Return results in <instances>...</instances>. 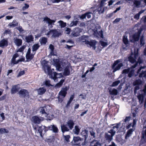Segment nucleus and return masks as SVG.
Instances as JSON below:
<instances>
[{"label": "nucleus", "instance_id": "3", "mask_svg": "<svg viewBox=\"0 0 146 146\" xmlns=\"http://www.w3.org/2000/svg\"><path fill=\"white\" fill-rule=\"evenodd\" d=\"M74 123L72 120H70L66 122V125H61V131L63 133L65 132L68 131L69 130L72 129Z\"/></svg>", "mask_w": 146, "mask_h": 146}, {"label": "nucleus", "instance_id": "57", "mask_svg": "<svg viewBox=\"0 0 146 146\" xmlns=\"http://www.w3.org/2000/svg\"><path fill=\"white\" fill-rule=\"evenodd\" d=\"M114 125H115L113 126L112 127V128L114 129L115 128H116L117 129H118L119 126L120 125V123H119L115 124H114ZM113 125H114V124H113Z\"/></svg>", "mask_w": 146, "mask_h": 146}, {"label": "nucleus", "instance_id": "58", "mask_svg": "<svg viewBox=\"0 0 146 146\" xmlns=\"http://www.w3.org/2000/svg\"><path fill=\"white\" fill-rule=\"evenodd\" d=\"M51 1L53 3H55L63 1L64 0H51Z\"/></svg>", "mask_w": 146, "mask_h": 146}, {"label": "nucleus", "instance_id": "6", "mask_svg": "<svg viewBox=\"0 0 146 146\" xmlns=\"http://www.w3.org/2000/svg\"><path fill=\"white\" fill-rule=\"evenodd\" d=\"M68 89L67 87H66L62 88L59 92L58 94L59 96L58 97L59 102H61L63 101V98L65 97L67 94V91Z\"/></svg>", "mask_w": 146, "mask_h": 146}, {"label": "nucleus", "instance_id": "15", "mask_svg": "<svg viewBox=\"0 0 146 146\" xmlns=\"http://www.w3.org/2000/svg\"><path fill=\"white\" fill-rule=\"evenodd\" d=\"M43 21H46L48 23L49 25H54V23L55 22L56 20H52L47 17H46L44 18Z\"/></svg>", "mask_w": 146, "mask_h": 146}, {"label": "nucleus", "instance_id": "28", "mask_svg": "<svg viewBox=\"0 0 146 146\" xmlns=\"http://www.w3.org/2000/svg\"><path fill=\"white\" fill-rule=\"evenodd\" d=\"M8 42L7 39H3L0 42V46L2 47L5 46H7Z\"/></svg>", "mask_w": 146, "mask_h": 146}, {"label": "nucleus", "instance_id": "47", "mask_svg": "<svg viewBox=\"0 0 146 146\" xmlns=\"http://www.w3.org/2000/svg\"><path fill=\"white\" fill-rule=\"evenodd\" d=\"M63 135L64 137V139L67 142H69V139L70 137V136L68 135H64V134Z\"/></svg>", "mask_w": 146, "mask_h": 146}, {"label": "nucleus", "instance_id": "10", "mask_svg": "<svg viewBox=\"0 0 146 146\" xmlns=\"http://www.w3.org/2000/svg\"><path fill=\"white\" fill-rule=\"evenodd\" d=\"M44 120V118L43 117L35 116L32 117L31 121L35 123L39 124L41 121H42Z\"/></svg>", "mask_w": 146, "mask_h": 146}, {"label": "nucleus", "instance_id": "12", "mask_svg": "<svg viewBox=\"0 0 146 146\" xmlns=\"http://www.w3.org/2000/svg\"><path fill=\"white\" fill-rule=\"evenodd\" d=\"M82 139L79 137H74L71 142L73 145H78L81 143Z\"/></svg>", "mask_w": 146, "mask_h": 146}, {"label": "nucleus", "instance_id": "9", "mask_svg": "<svg viewBox=\"0 0 146 146\" xmlns=\"http://www.w3.org/2000/svg\"><path fill=\"white\" fill-rule=\"evenodd\" d=\"M82 29L79 27L74 28L71 33V35L74 37H77L80 35V33L82 32Z\"/></svg>", "mask_w": 146, "mask_h": 146}, {"label": "nucleus", "instance_id": "53", "mask_svg": "<svg viewBox=\"0 0 146 146\" xmlns=\"http://www.w3.org/2000/svg\"><path fill=\"white\" fill-rule=\"evenodd\" d=\"M129 71L130 69L129 68L125 69L123 70L122 73L125 74H128L129 72Z\"/></svg>", "mask_w": 146, "mask_h": 146}, {"label": "nucleus", "instance_id": "64", "mask_svg": "<svg viewBox=\"0 0 146 146\" xmlns=\"http://www.w3.org/2000/svg\"><path fill=\"white\" fill-rule=\"evenodd\" d=\"M130 119V117H126L124 119V122H126L127 121H129Z\"/></svg>", "mask_w": 146, "mask_h": 146}, {"label": "nucleus", "instance_id": "27", "mask_svg": "<svg viewBox=\"0 0 146 146\" xmlns=\"http://www.w3.org/2000/svg\"><path fill=\"white\" fill-rule=\"evenodd\" d=\"M46 90V89L45 88H40L37 90V92L39 94L42 95L44 94Z\"/></svg>", "mask_w": 146, "mask_h": 146}, {"label": "nucleus", "instance_id": "16", "mask_svg": "<svg viewBox=\"0 0 146 146\" xmlns=\"http://www.w3.org/2000/svg\"><path fill=\"white\" fill-rule=\"evenodd\" d=\"M48 107L47 106L41 107L40 108V112L42 114H44L46 117L47 115V109Z\"/></svg>", "mask_w": 146, "mask_h": 146}, {"label": "nucleus", "instance_id": "13", "mask_svg": "<svg viewBox=\"0 0 146 146\" xmlns=\"http://www.w3.org/2000/svg\"><path fill=\"white\" fill-rule=\"evenodd\" d=\"M19 95L24 98H29V93L26 90L22 89L19 92Z\"/></svg>", "mask_w": 146, "mask_h": 146}, {"label": "nucleus", "instance_id": "21", "mask_svg": "<svg viewBox=\"0 0 146 146\" xmlns=\"http://www.w3.org/2000/svg\"><path fill=\"white\" fill-rule=\"evenodd\" d=\"M20 89L18 85L13 86L11 90V93L12 94H14L18 92Z\"/></svg>", "mask_w": 146, "mask_h": 146}, {"label": "nucleus", "instance_id": "60", "mask_svg": "<svg viewBox=\"0 0 146 146\" xmlns=\"http://www.w3.org/2000/svg\"><path fill=\"white\" fill-rule=\"evenodd\" d=\"M102 143H100L99 141H97L92 146H101Z\"/></svg>", "mask_w": 146, "mask_h": 146}, {"label": "nucleus", "instance_id": "63", "mask_svg": "<svg viewBox=\"0 0 146 146\" xmlns=\"http://www.w3.org/2000/svg\"><path fill=\"white\" fill-rule=\"evenodd\" d=\"M134 58L136 59L137 57L138 56V52L137 51H134Z\"/></svg>", "mask_w": 146, "mask_h": 146}, {"label": "nucleus", "instance_id": "29", "mask_svg": "<svg viewBox=\"0 0 146 146\" xmlns=\"http://www.w3.org/2000/svg\"><path fill=\"white\" fill-rule=\"evenodd\" d=\"M139 77L140 78H144L146 79V70H142L141 73L139 74Z\"/></svg>", "mask_w": 146, "mask_h": 146}, {"label": "nucleus", "instance_id": "55", "mask_svg": "<svg viewBox=\"0 0 146 146\" xmlns=\"http://www.w3.org/2000/svg\"><path fill=\"white\" fill-rule=\"evenodd\" d=\"M29 7V5L25 3V6H23L22 8V9L23 10H25L26 9H28Z\"/></svg>", "mask_w": 146, "mask_h": 146}, {"label": "nucleus", "instance_id": "14", "mask_svg": "<svg viewBox=\"0 0 146 146\" xmlns=\"http://www.w3.org/2000/svg\"><path fill=\"white\" fill-rule=\"evenodd\" d=\"M31 49L30 48H29L27 52L26 57L28 61H29L32 59L34 57V56L35 54L34 53L31 54Z\"/></svg>", "mask_w": 146, "mask_h": 146}, {"label": "nucleus", "instance_id": "32", "mask_svg": "<svg viewBox=\"0 0 146 146\" xmlns=\"http://www.w3.org/2000/svg\"><path fill=\"white\" fill-rule=\"evenodd\" d=\"M142 82V81L140 79H138L135 80L133 82V84L134 86L135 85L139 86V85L141 84Z\"/></svg>", "mask_w": 146, "mask_h": 146}, {"label": "nucleus", "instance_id": "20", "mask_svg": "<svg viewBox=\"0 0 146 146\" xmlns=\"http://www.w3.org/2000/svg\"><path fill=\"white\" fill-rule=\"evenodd\" d=\"M72 69L71 67L69 66L66 67L63 72L64 75L65 76H67L70 75V70H71Z\"/></svg>", "mask_w": 146, "mask_h": 146}, {"label": "nucleus", "instance_id": "8", "mask_svg": "<svg viewBox=\"0 0 146 146\" xmlns=\"http://www.w3.org/2000/svg\"><path fill=\"white\" fill-rule=\"evenodd\" d=\"M92 31H94L93 34L96 37L98 38H104L103 31L102 30H101L100 31H98L97 29H92Z\"/></svg>", "mask_w": 146, "mask_h": 146}, {"label": "nucleus", "instance_id": "52", "mask_svg": "<svg viewBox=\"0 0 146 146\" xmlns=\"http://www.w3.org/2000/svg\"><path fill=\"white\" fill-rule=\"evenodd\" d=\"M64 80H61L59 82L56 84V86L58 87H60L64 82Z\"/></svg>", "mask_w": 146, "mask_h": 146}, {"label": "nucleus", "instance_id": "42", "mask_svg": "<svg viewBox=\"0 0 146 146\" xmlns=\"http://www.w3.org/2000/svg\"><path fill=\"white\" fill-rule=\"evenodd\" d=\"M9 131L8 130H6L4 128L0 129V134H3L5 133H8Z\"/></svg>", "mask_w": 146, "mask_h": 146}, {"label": "nucleus", "instance_id": "44", "mask_svg": "<svg viewBox=\"0 0 146 146\" xmlns=\"http://www.w3.org/2000/svg\"><path fill=\"white\" fill-rule=\"evenodd\" d=\"M141 1L137 0H135L133 2L134 4L136 7H137L141 4Z\"/></svg>", "mask_w": 146, "mask_h": 146}, {"label": "nucleus", "instance_id": "33", "mask_svg": "<svg viewBox=\"0 0 146 146\" xmlns=\"http://www.w3.org/2000/svg\"><path fill=\"white\" fill-rule=\"evenodd\" d=\"M138 110V108H135L132 110V113L133 115V117H135L137 116V113Z\"/></svg>", "mask_w": 146, "mask_h": 146}, {"label": "nucleus", "instance_id": "31", "mask_svg": "<svg viewBox=\"0 0 146 146\" xmlns=\"http://www.w3.org/2000/svg\"><path fill=\"white\" fill-rule=\"evenodd\" d=\"M144 11V10H141L139 12L135 14L134 16V18L136 20H138L139 19L140 16L141 14L143 13Z\"/></svg>", "mask_w": 146, "mask_h": 146}, {"label": "nucleus", "instance_id": "1", "mask_svg": "<svg viewBox=\"0 0 146 146\" xmlns=\"http://www.w3.org/2000/svg\"><path fill=\"white\" fill-rule=\"evenodd\" d=\"M33 127L35 130L36 132H37V133H39L41 137H42L43 135L45 134L48 130L52 131L55 133H58V129L56 125H51L47 127L44 126H39L33 125Z\"/></svg>", "mask_w": 146, "mask_h": 146}, {"label": "nucleus", "instance_id": "26", "mask_svg": "<svg viewBox=\"0 0 146 146\" xmlns=\"http://www.w3.org/2000/svg\"><path fill=\"white\" fill-rule=\"evenodd\" d=\"M109 93L110 95H116L118 93L117 90L113 88V89H110L109 90Z\"/></svg>", "mask_w": 146, "mask_h": 146}, {"label": "nucleus", "instance_id": "46", "mask_svg": "<svg viewBox=\"0 0 146 146\" xmlns=\"http://www.w3.org/2000/svg\"><path fill=\"white\" fill-rule=\"evenodd\" d=\"M120 83V81L119 80L114 82L111 85L112 86H117Z\"/></svg>", "mask_w": 146, "mask_h": 146}, {"label": "nucleus", "instance_id": "39", "mask_svg": "<svg viewBox=\"0 0 146 146\" xmlns=\"http://www.w3.org/2000/svg\"><path fill=\"white\" fill-rule=\"evenodd\" d=\"M145 44L144 36L143 35L141 37L140 40V44L141 46H143Z\"/></svg>", "mask_w": 146, "mask_h": 146}, {"label": "nucleus", "instance_id": "43", "mask_svg": "<svg viewBox=\"0 0 146 146\" xmlns=\"http://www.w3.org/2000/svg\"><path fill=\"white\" fill-rule=\"evenodd\" d=\"M100 43L101 44V45L103 47H105L108 44V43L106 42H105L102 40L100 41Z\"/></svg>", "mask_w": 146, "mask_h": 146}, {"label": "nucleus", "instance_id": "17", "mask_svg": "<svg viewBox=\"0 0 146 146\" xmlns=\"http://www.w3.org/2000/svg\"><path fill=\"white\" fill-rule=\"evenodd\" d=\"M50 32H52V36L54 37H58L61 35L60 33L59 32L56 30H50Z\"/></svg>", "mask_w": 146, "mask_h": 146}, {"label": "nucleus", "instance_id": "45", "mask_svg": "<svg viewBox=\"0 0 146 146\" xmlns=\"http://www.w3.org/2000/svg\"><path fill=\"white\" fill-rule=\"evenodd\" d=\"M134 71L133 70H131L128 73V76L129 78H131L133 76Z\"/></svg>", "mask_w": 146, "mask_h": 146}, {"label": "nucleus", "instance_id": "59", "mask_svg": "<svg viewBox=\"0 0 146 146\" xmlns=\"http://www.w3.org/2000/svg\"><path fill=\"white\" fill-rule=\"evenodd\" d=\"M25 73V71L24 70H22L20 71L18 74V75L17 76V77H19L22 75H23Z\"/></svg>", "mask_w": 146, "mask_h": 146}, {"label": "nucleus", "instance_id": "56", "mask_svg": "<svg viewBox=\"0 0 146 146\" xmlns=\"http://www.w3.org/2000/svg\"><path fill=\"white\" fill-rule=\"evenodd\" d=\"M135 86L134 87V92L135 93L137 90H139L140 88L139 86L138 85H135Z\"/></svg>", "mask_w": 146, "mask_h": 146}, {"label": "nucleus", "instance_id": "7", "mask_svg": "<svg viewBox=\"0 0 146 146\" xmlns=\"http://www.w3.org/2000/svg\"><path fill=\"white\" fill-rule=\"evenodd\" d=\"M89 37L87 36H83L80 38V40L81 43L83 44H86L88 47H91V40H88Z\"/></svg>", "mask_w": 146, "mask_h": 146}, {"label": "nucleus", "instance_id": "22", "mask_svg": "<svg viewBox=\"0 0 146 146\" xmlns=\"http://www.w3.org/2000/svg\"><path fill=\"white\" fill-rule=\"evenodd\" d=\"M25 39L27 42L29 43L33 41L34 37L31 35H28L26 36Z\"/></svg>", "mask_w": 146, "mask_h": 146}, {"label": "nucleus", "instance_id": "62", "mask_svg": "<svg viewBox=\"0 0 146 146\" xmlns=\"http://www.w3.org/2000/svg\"><path fill=\"white\" fill-rule=\"evenodd\" d=\"M65 31L66 34H69L71 31V29L68 28H66Z\"/></svg>", "mask_w": 146, "mask_h": 146}, {"label": "nucleus", "instance_id": "11", "mask_svg": "<svg viewBox=\"0 0 146 146\" xmlns=\"http://www.w3.org/2000/svg\"><path fill=\"white\" fill-rule=\"evenodd\" d=\"M141 34V31H138V32L133 34L132 36L131 41L133 42L138 41L139 40Z\"/></svg>", "mask_w": 146, "mask_h": 146}, {"label": "nucleus", "instance_id": "61", "mask_svg": "<svg viewBox=\"0 0 146 146\" xmlns=\"http://www.w3.org/2000/svg\"><path fill=\"white\" fill-rule=\"evenodd\" d=\"M16 28L21 33L22 32L24 31L22 27L21 26H19L18 27H17Z\"/></svg>", "mask_w": 146, "mask_h": 146}, {"label": "nucleus", "instance_id": "25", "mask_svg": "<svg viewBox=\"0 0 146 146\" xmlns=\"http://www.w3.org/2000/svg\"><path fill=\"white\" fill-rule=\"evenodd\" d=\"M40 47L38 44H35L33 45L32 46V52L33 53L35 54L36 51Z\"/></svg>", "mask_w": 146, "mask_h": 146}, {"label": "nucleus", "instance_id": "5", "mask_svg": "<svg viewBox=\"0 0 146 146\" xmlns=\"http://www.w3.org/2000/svg\"><path fill=\"white\" fill-rule=\"evenodd\" d=\"M54 65L57 71H62L65 65V63L62 60L59 59H56L54 60Z\"/></svg>", "mask_w": 146, "mask_h": 146}, {"label": "nucleus", "instance_id": "30", "mask_svg": "<svg viewBox=\"0 0 146 146\" xmlns=\"http://www.w3.org/2000/svg\"><path fill=\"white\" fill-rule=\"evenodd\" d=\"M47 41V38L44 37H42L39 40V41L41 45L45 44Z\"/></svg>", "mask_w": 146, "mask_h": 146}, {"label": "nucleus", "instance_id": "41", "mask_svg": "<svg viewBox=\"0 0 146 146\" xmlns=\"http://www.w3.org/2000/svg\"><path fill=\"white\" fill-rule=\"evenodd\" d=\"M78 22V21H73L70 24V27H73L76 26Z\"/></svg>", "mask_w": 146, "mask_h": 146}, {"label": "nucleus", "instance_id": "49", "mask_svg": "<svg viewBox=\"0 0 146 146\" xmlns=\"http://www.w3.org/2000/svg\"><path fill=\"white\" fill-rule=\"evenodd\" d=\"M136 62L137 63V64L139 63V64L140 65L143 62V60L141 59V58L139 57L137 61H136Z\"/></svg>", "mask_w": 146, "mask_h": 146}, {"label": "nucleus", "instance_id": "18", "mask_svg": "<svg viewBox=\"0 0 146 146\" xmlns=\"http://www.w3.org/2000/svg\"><path fill=\"white\" fill-rule=\"evenodd\" d=\"M135 129H130L128 130L125 136V139H127L129 137L133 134V131H134Z\"/></svg>", "mask_w": 146, "mask_h": 146}, {"label": "nucleus", "instance_id": "4", "mask_svg": "<svg viewBox=\"0 0 146 146\" xmlns=\"http://www.w3.org/2000/svg\"><path fill=\"white\" fill-rule=\"evenodd\" d=\"M121 62V59H118L115 61L111 66L113 69L112 72L114 73L117 71L119 70L121 67L123 66V64L120 63Z\"/></svg>", "mask_w": 146, "mask_h": 146}, {"label": "nucleus", "instance_id": "48", "mask_svg": "<svg viewBox=\"0 0 146 146\" xmlns=\"http://www.w3.org/2000/svg\"><path fill=\"white\" fill-rule=\"evenodd\" d=\"M26 46L23 45L20 48H19L17 51V52H22L24 50V49L25 48Z\"/></svg>", "mask_w": 146, "mask_h": 146}, {"label": "nucleus", "instance_id": "23", "mask_svg": "<svg viewBox=\"0 0 146 146\" xmlns=\"http://www.w3.org/2000/svg\"><path fill=\"white\" fill-rule=\"evenodd\" d=\"M133 55V53L132 52L131 54V55L129 56L128 58L129 61L132 64L135 62L136 61V59L132 56Z\"/></svg>", "mask_w": 146, "mask_h": 146}, {"label": "nucleus", "instance_id": "54", "mask_svg": "<svg viewBox=\"0 0 146 146\" xmlns=\"http://www.w3.org/2000/svg\"><path fill=\"white\" fill-rule=\"evenodd\" d=\"M50 81L49 80H46L45 82V84L46 86H52L50 83Z\"/></svg>", "mask_w": 146, "mask_h": 146}, {"label": "nucleus", "instance_id": "34", "mask_svg": "<svg viewBox=\"0 0 146 146\" xmlns=\"http://www.w3.org/2000/svg\"><path fill=\"white\" fill-rule=\"evenodd\" d=\"M91 72V68H90L89 70H88L86 71L85 73L82 75V78H83L85 77L86 76H88L90 74Z\"/></svg>", "mask_w": 146, "mask_h": 146}, {"label": "nucleus", "instance_id": "2", "mask_svg": "<svg viewBox=\"0 0 146 146\" xmlns=\"http://www.w3.org/2000/svg\"><path fill=\"white\" fill-rule=\"evenodd\" d=\"M41 64L44 71L45 73L48 74L49 78L53 79L54 81H57L56 79L58 77H57L56 76L58 75V74L56 72L52 73L50 67L48 65V62L45 60H44L42 61Z\"/></svg>", "mask_w": 146, "mask_h": 146}, {"label": "nucleus", "instance_id": "51", "mask_svg": "<svg viewBox=\"0 0 146 146\" xmlns=\"http://www.w3.org/2000/svg\"><path fill=\"white\" fill-rule=\"evenodd\" d=\"M123 41L125 44L127 45L128 44V40L127 38H123Z\"/></svg>", "mask_w": 146, "mask_h": 146}, {"label": "nucleus", "instance_id": "37", "mask_svg": "<svg viewBox=\"0 0 146 146\" xmlns=\"http://www.w3.org/2000/svg\"><path fill=\"white\" fill-rule=\"evenodd\" d=\"M97 11H98L99 14L102 13L104 11V8H102V7L100 6L97 9Z\"/></svg>", "mask_w": 146, "mask_h": 146}, {"label": "nucleus", "instance_id": "36", "mask_svg": "<svg viewBox=\"0 0 146 146\" xmlns=\"http://www.w3.org/2000/svg\"><path fill=\"white\" fill-rule=\"evenodd\" d=\"M58 23L59 24V25L60 26L61 28H64L66 26V23L62 21H60Z\"/></svg>", "mask_w": 146, "mask_h": 146}, {"label": "nucleus", "instance_id": "24", "mask_svg": "<svg viewBox=\"0 0 146 146\" xmlns=\"http://www.w3.org/2000/svg\"><path fill=\"white\" fill-rule=\"evenodd\" d=\"M105 137L106 140L110 142L113 139V137L111 135L108 134V133H106L105 134Z\"/></svg>", "mask_w": 146, "mask_h": 146}, {"label": "nucleus", "instance_id": "19", "mask_svg": "<svg viewBox=\"0 0 146 146\" xmlns=\"http://www.w3.org/2000/svg\"><path fill=\"white\" fill-rule=\"evenodd\" d=\"M15 44L17 46H19L21 45L22 43V40L21 39L15 38L14 39Z\"/></svg>", "mask_w": 146, "mask_h": 146}, {"label": "nucleus", "instance_id": "40", "mask_svg": "<svg viewBox=\"0 0 146 146\" xmlns=\"http://www.w3.org/2000/svg\"><path fill=\"white\" fill-rule=\"evenodd\" d=\"M15 58H15L14 56H13V58H12V59H11V61L12 63H13L14 64H16L19 61H23V60L22 59H21L20 60H18V62H16L15 60Z\"/></svg>", "mask_w": 146, "mask_h": 146}, {"label": "nucleus", "instance_id": "35", "mask_svg": "<svg viewBox=\"0 0 146 146\" xmlns=\"http://www.w3.org/2000/svg\"><path fill=\"white\" fill-rule=\"evenodd\" d=\"M18 25V23L16 20H14L11 23H10L8 25L10 27H15Z\"/></svg>", "mask_w": 146, "mask_h": 146}, {"label": "nucleus", "instance_id": "50", "mask_svg": "<svg viewBox=\"0 0 146 146\" xmlns=\"http://www.w3.org/2000/svg\"><path fill=\"white\" fill-rule=\"evenodd\" d=\"M108 132L111 134V135L112 137L114 135L115 133V131L112 129H111Z\"/></svg>", "mask_w": 146, "mask_h": 146}, {"label": "nucleus", "instance_id": "38", "mask_svg": "<svg viewBox=\"0 0 146 146\" xmlns=\"http://www.w3.org/2000/svg\"><path fill=\"white\" fill-rule=\"evenodd\" d=\"M80 129L79 126H75L74 127V133L77 135L79 133Z\"/></svg>", "mask_w": 146, "mask_h": 146}]
</instances>
